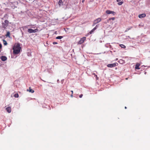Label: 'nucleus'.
Segmentation results:
<instances>
[{"label":"nucleus","mask_w":150,"mask_h":150,"mask_svg":"<svg viewBox=\"0 0 150 150\" xmlns=\"http://www.w3.org/2000/svg\"><path fill=\"white\" fill-rule=\"evenodd\" d=\"M146 16V15L145 14L142 13L139 14L138 16V17L140 18H142L145 17Z\"/></svg>","instance_id":"423d86ee"},{"label":"nucleus","mask_w":150,"mask_h":150,"mask_svg":"<svg viewBox=\"0 0 150 150\" xmlns=\"http://www.w3.org/2000/svg\"><path fill=\"white\" fill-rule=\"evenodd\" d=\"M21 47H20V45L18 43L15 45L13 48V53L14 54H18L20 51Z\"/></svg>","instance_id":"f257e3e1"},{"label":"nucleus","mask_w":150,"mask_h":150,"mask_svg":"<svg viewBox=\"0 0 150 150\" xmlns=\"http://www.w3.org/2000/svg\"><path fill=\"white\" fill-rule=\"evenodd\" d=\"M72 94H71V97H73V95H72Z\"/></svg>","instance_id":"2f4dec72"},{"label":"nucleus","mask_w":150,"mask_h":150,"mask_svg":"<svg viewBox=\"0 0 150 150\" xmlns=\"http://www.w3.org/2000/svg\"><path fill=\"white\" fill-rule=\"evenodd\" d=\"M3 41L4 44V45H7V42L6 40H3Z\"/></svg>","instance_id":"6ab92c4d"},{"label":"nucleus","mask_w":150,"mask_h":150,"mask_svg":"<svg viewBox=\"0 0 150 150\" xmlns=\"http://www.w3.org/2000/svg\"><path fill=\"white\" fill-rule=\"evenodd\" d=\"M27 91H29L30 92H31V93H33L34 92V91L30 87L29 88V89H28L27 90Z\"/></svg>","instance_id":"9b49d317"},{"label":"nucleus","mask_w":150,"mask_h":150,"mask_svg":"<svg viewBox=\"0 0 150 150\" xmlns=\"http://www.w3.org/2000/svg\"><path fill=\"white\" fill-rule=\"evenodd\" d=\"M95 76H96V77H97V76L96 75H95Z\"/></svg>","instance_id":"72a5a7b5"},{"label":"nucleus","mask_w":150,"mask_h":150,"mask_svg":"<svg viewBox=\"0 0 150 150\" xmlns=\"http://www.w3.org/2000/svg\"><path fill=\"white\" fill-rule=\"evenodd\" d=\"M9 22L7 20H6L4 21V22L2 23V27L3 30H5L8 26V24Z\"/></svg>","instance_id":"f03ea898"},{"label":"nucleus","mask_w":150,"mask_h":150,"mask_svg":"<svg viewBox=\"0 0 150 150\" xmlns=\"http://www.w3.org/2000/svg\"><path fill=\"white\" fill-rule=\"evenodd\" d=\"M57 42H53V44H57Z\"/></svg>","instance_id":"a878e982"},{"label":"nucleus","mask_w":150,"mask_h":150,"mask_svg":"<svg viewBox=\"0 0 150 150\" xmlns=\"http://www.w3.org/2000/svg\"><path fill=\"white\" fill-rule=\"evenodd\" d=\"M0 58H1V59L2 61H5L6 60H7V57L6 56H1L0 57Z\"/></svg>","instance_id":"0eeeda50"},{"label":"nucleus","mask_w":150,"mask_h":150,"mask_svg":"<svg viewBox=\"0 0 150 150\" xmlns=\"http://www.w3.org/2000/svg\"><path fill=\"white\" fill-rule=\"evenodd\" d=\"M84 1H85V0H82V3H83L84 2Z\"/></svg>","instance_id":"c756f323"},{"label":"nucleus","mask_w":150,"mask_h":150,"mask_svg":"<svg viewBox=\"0 0 150 150\" xmlns=\"http://www.w3.org/2000/svg\"><path fill=\"white\" fill-rule=\"evenodd\" d=\"M38 30L37 29H35L34 30V32L33 33H35Z\"/></svg>","instance_id":"5701e85b"},{"label":"nucleus","mask_w":150,"mask_h":150,"mask_svg":"<svg viewBox=\"0 0 150 150\" xmlns=\"http://www.w3.org/2000/svg\"><path fill=\"white\" fill-rule=\"evenodd\" d=\"M63 38V36H58L56 38V39H61Z\"/></svg>","instance_id":"dca6fc26"},{"label":"nucleus","mask_w":150,"mask_h":150,"mask_svg":"<svg viewBox=\"0 0 150 150\" xmlns=\"http://www.w3.org/2000/svg\"><path fill=\"white\" fill-rule=\"evenodd\" d=\"M14 96L15 98H18L19 96L18 93H16L14 95Z\"/></svg>","instance_id":"a211bd4d"},{"label":"nucleus","mask_w":150,"mask_h":150,"mask_svg":"<svg viewBox=\"0 0 150 150\" xmlns=\"http://www.w3.org/2000/svg\"><path fill=\"white\" fill-rule=\"evenodd\" d=\"M120 46L122 48H125L126 47V46L123 44H121Z\"/></svg>","instance_id":"aec40b11"},{"label":"nucleus","mask_w":150,"mask_h":150,"mask_svg":"<svg viewBox=\"0 0 150 150\" xmlns=\"http://www.w3.org/2000/svg\"><path fill=\"white\" fill-rule=\"evenodd\" d=\"M131 29V28H127V29L126 30V31H128L129 30H130V29Z\"/></svg>","instance_id":"393cba45"},{"label":"nucleus","mask_w":150,"mask_h":150,"mask_svg":"<svg viewBox=\"0 0 150 150\" xmlns=\"http://www.w3.org/2000/svg\"><path fill=\"white\" fill-rule=\"evenodd\" d=\"M111 12H112V13H111V14H112L113 15H115L116 13L114 11H112Z\"/></svg>","instance_id":"4be33fe9"},{"label":"nucleus","mask_w":150,"mask_h":150,"mask_svg":"<svg viewBox=\"0 0 150 150\" xmlns=\"http://www.w3.org/2000/svg\"><path fill=\"white\" fill-rule=\"evenodd\" d=\"M63 2L62 0H59V1L58 4L59 6H61Z\"/></svg>","instance_id":"4468645a"},{"label":"nucleus","mask_w":150,"mask_h":150,"mask_svg":"<svg viewBox=\"0 0 150 150\" xmlns=\"http://www.w3.org/2000/svg\"><path fill=\"white\" fill-rule=\"evenodd\" d=\"M10 33L8 31L7 32L6 35H5L6 37H8L9 38L10 37Z\"/></svg>","instance_id":"ddd939ff"},{"label":"nucleus","mask_w":150,"mask_h":150,"mask_svg":"<svg viewBox=\"0 0 150 150\" xmlns=\"http://www.w3.org/2000/svg\"><path fill=\"white\" fill-rule=\"evenodd\" d=\"M112 11L107 10L106 11V13H107V14H111V13H112L111 12Z\"/></svg>","instance_id":"2eb2a0df"},{"label":"nucleus","mask_w":150,"mask_h":150,"mask_svg":"<svg viewBox=\"0 0 150 150\" xmlns=\"http://www.w3.org/2000/svg\"><path fill=\"white\" fill-rule=\"evenodd\" d=\"M115 19V18H114V17H113V18H110L108 20L107 22H109V21L110 20H114Z\"/></svg>","instance_id":"f3484780"},{"label":"nucleus","mask_w":150,"mask_h":150,"mask_svg":"<svg viewBox=\"0 0 150 150\" xmlns=\"http://www.w3.org/2000/svg\"><path fill=\"white\" fill-rule=\"evenodd\" d=\"M121 0H117V2H120Z\"/></svg>","instance_id":"c85d7f7f"},{"label":"nucleus","mask_w":150,"mask_h":150,"mask_svg":"<svg viewBox=\"0 0 150 150\" xmlns=\"http://www.w3.org/2000/svg\"><path fill=\"white\" fill-rule=\"evenodd\" d=\"M123 3L122 1H120L118 3V4L119 5H121L123 4Z\"/></svg>","instance_id":"412c9836"},{"label":"nucleus","mask_w":150,"mask_h":150,"mask_svg":"<svg viewBox=\"0 0 150 150\" xmlns=\"http://www.w3.org/2000/svg\"><path fill=\"white\" fill-rule=\"evenodd\" d=\"M116 64H117V63H113L112 64H108L107 65V67H115L117 65Z\"/></svg>","instance_id":"39448f33"},{"label":"nucleus","mask_w":150,"mask_h":150,"mask_svg":"<svg viewBox=\"0 0 150 150\" xmlns=\"http://www.w3.org/2000/svg\"><path fill=\"white\" fill-rule=\"evenodd\" d=\"M101 19L100 18H98L97 19H96L93 21V26H94L96 24L100 22L101 21Z\"/></svg>","instance_id":"7ed1b4c3"},{"label":"nucleus","mask_w":150,"mask_h":150,"mask_svg":"<svg viewBox=\"0 0 150 150\" xmlns=\"http://www.w3.org/2000/svg\"><path fill=\"white\" fill-rule=\"evenodd\" d=\"M125 109H127V108L126 107H125Z\"/></svg>","instance_id":"473e14b6"},{"label":"nucleus","mask_w":150,"mask_h":150,"mask_svg":"<svg viewBox=\"0 0 150 150\" xmlns=\"http://www.w3.org/2000/svg\"><path fill=\"white\" fill-rule=\"evenodd\" d=\"M6 110L8 113H10L11 112V107H8L6 108Z\"/></svg>","instance_id":"1a4fd4ad"},{"label":"nucleus","mask_w":150,"mask_h":150,"mask_svg":"<svg viewBox=\"0 0 150 150\" xmlns=\"http://www.w3.org/2000/svg\"><path fill=\"white\" fill-rule=\"evenodd\" d=\"M140 64L139 63H137L135 65V69H140V68L139 67L140 66Z\"/></svg>","instance_id":"9d476101"},{"label":"nucleus","mask_w":150,"mask_h":150,"mask_svg":"<svg viewBox=\"0 0 150 150\" xmlns=\"http://www.w3.org/2000/svg\"><path fill=\"white\" fill-rule=\"evenodd\" d=\"M71 93H72V94H73V91H71Z\"/></svg>","instance_id":"7c9ffc66"},{"label":"nucleus","mask_w":150,"mask_h":150,"mask_svg":"<svg viewBox=\"0 0 150 150\" xmlns=\"http://www.w3.org/2000/svg\"><path fill=\"white\" fill-rule=\"evenodd\" d=\"M22 28H23V29H24V28H27V27H26V26H25L23 27H22Z\"/></svg>","instance_id":"bb28decb"},{"label":"nucleus","mask_w":150,"mask_h":150,"mask_svg":"<svg viewBox=\"0 0 150 150\" xmlns=\"http://www.w3.org/2000/svg\"><path fill=\"white\" fill-rule=\"evenodd\" d=\"M1 47H2L1 45L0 44V49L1 48Z\"/></svg>","instance_id":"cd10ccee"},{"label":"nucleus","mask_w":150,"mask_h":150,"mask_svg":"<svg viewBox=\"0 0 150 150\" xmlns=\"http://www.w3.org/2000/svg\"><path fill=\"white\" fill-rule=\"evenodd\" d=\"M98 27V25H96L94 28H93L92 30L91 31L89 32V33L90 34H92L93 32V31L96 29V28H97Z\"/></svg>","instance_id":"6e6552de"},{"label":"nucleus","mask_w":150,"mask_h":150,"mask_svg":"<svg viewBox=\"0 0 150 150\" xmlns=\"http://www.w3.org/2000/svg\"><path fill=\"white\" fill-rule=\"evenodd\" d=\"M83 95L82 94H81L80 96H79V97L80 98H81L82 97V96H83Z\"/></svg>","instance_id":"b1692460"},{"label":"nucleus","mask_w":150,"mask_h":150,"mask_svg":"<svg viewBox=\"0 0 150 150\" xmlns=\"http://www.w3.org/2000/svg\"><path fill=\"white\" fill-rule=\"evenodd\" d=\"M86 38L83 37L80 39V40L78 42V43L79 44H81L83 43L84 41L86 40Z\"/></svg>","instance_id":"20e7f679"},{"label":"nucleus","mask_w":150,"mask_h":150,"mask_svg":"<svg viewBox=\"0 0 150 150\" xmlns=\"http://www.w3.org/2000/svg\"><path fill=\"white\" fill-rule=\"evenodd\" d=\"M28 33H33L34 32V30L30 28L28 29Z\"/></svg>","instance_id":"f8f14e48"}]
</instances>
